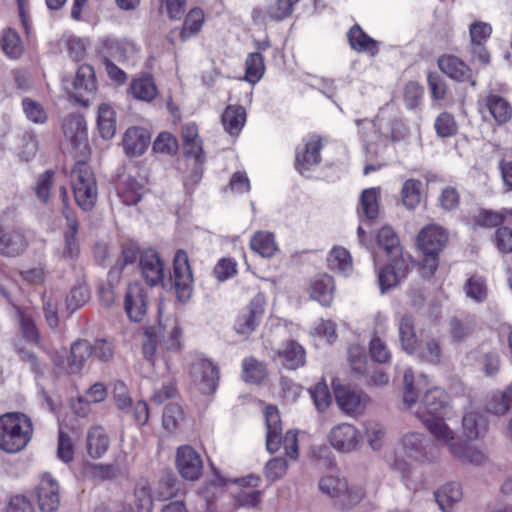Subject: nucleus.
Wrapping results in <instances>:
<instances>
[{"label":"nucleus","mask_w":512,"mask_h":512,"mask_svg":"<svg viewBox=\"0 0 512 512\" xmlns=\"http://www.w3.org/2000/svg\"><path fill=\"white\" fill-rule=\"evenodd\" d=\"M33 433L31 419L23 413L12 412L0 416V449L6 453L22 451Z\"/></svg>","instance_id":"obj_1"},{"label":"nucleus","mask_w":512,"mask_h":512,"mask_svg":"<svg viewBox=\"0 0 512 512\" xmlns=\"http://www.w3.org/2000/svg\"><path fill=\"white\" fill-rule=\"evenodd\" d=\"M181 328L175 319L167 320L165 324L151 326L145 331L146 340L143 342L145 358L154 362V357L161 350H178L180 348Z\"/></svg>","instance_id":"obj_2"},{"label":"nucleus","mask_w":512,"mask_h":512,"mask_svg":"<svg viewBox=\"0 0 512 512\" xmlns=\"http://www.w3.org/2000/svg\"><path fill=\"white\" fill-rule=\"evenodd\" d=\"M266 420V447L270 453H275L279 450L282 444L285 454L290 459L298 458V439L295 431L289 430L285 436L282 437V426L280 415L275 406H267L265 409Z\"/></svg>","instance_id":"obj_3"},{"label":"nucleus","mask_w":512,"mask_h":512,"mask_svg":"<svg viewBox=\"0 0 512 512\" xmlns=\"http://www.w3.org/2000/svg\"><path fill=\"white\" fill-rule=\"evenodd\" d=\"M71 184L77 205L84 211L94 208L98 189L91 167L84 161L75 164L71 171Z\"/></svg>","instance_id":"obj_4"},{"label":"nucleus","mask_w":512,"mask_h":512,"mask_svg":"<svg viewBox=\"0 0 512 512\" xmlns=\"http://www.w3.org/2000/svg\"><path fill=\"white\" fill-rule=\"evenodd\" d=\"M177 299L180 302H186L190 299L193 292V275L188 260V255L184 250H178L173 259V273L170 276Z\"/></svg>","instance_id":"obj_5"},{"label":"nucleus","mask_w":512,"mask_h":512,"mask_svg":"<svg viewBox=\"0 0 512 512\" xmlns=\"http://www.w3.org/2000/svg\"><path fill=\"white\" fill-rule=\"evenodd\" d=\"M335 400L339 409L348 416L363 414L370 398L362 391L348 386L337 385L334 388Z\"/></svg>","instance_id":"obj_6"},{"label":"nucleus","mask_w":512,"mask_h":512,"mask_svg":"<svg viewBox=\"0 0 512 512\" xmlns=\"http://www.w3.org/2000/svg\"><path fill=\"white\" fill-rule=\"evenodd\" d=\"M331 446L341 453H350L361 444L360 431L350 423H340L332 427L328 434Z\"/></svg>","instance_id":"obj_7"},{"label":"nucleus","mask_w":512,"mask_h":512,"mask_svg":"<svg viewBox=\"0 0 512 512\" xmlns=\"http://www.w3.org/2000/svg\"><path fill=\"white\" fill-rule=\"evenodd\" d=\"M405 455L417 461H433L437 455L436 446L420 433H407L401 441Z\"/></svg>","instance_id":"obj_8"},{"label":"nucleus","mask_w":512,"mask_h":512,"mask_svg":"<svg viewBox=\"0 0 512 512\" xmlns=\"http://www.w3.org/2000/svg\"><path fill=\"white\" fill-rule=\"evenodd\" d=\"M175 464L179 474L186 480H198L203 471V462L197 451L189 445L177 448Z\"/></svg>","instance_id":"obj_9"},{"label":"nucleus","mask_w":512,"mask_h":512,"mask_svg":"<svg viewBox=\"0 0 512 512\" xmlns=\"http://www.w3.org/2000/svg\"><path fill=\"white\" fill-rule=\"evenodd\" d=\"M265 296L258 293L251 300L250 304L244 309L235 322V330L240 335H249L260 324L265 312Z\"/></svg>","instance_id":"obj_10"},{"label":"nucleus","mask_w":512,"mask_h":512,"mask_svg":"<svg viewBox=\"0 0 512 512\" xmlns=\"http://www.w3.org/2000/svg\"><path fill=\"white\" fill-rule=\"evenodd\" d=\"M59 483L49 473H43L38 486L36 496L41 512H56L60 505Z\"/></svg>","instance_id":"obj_11"},{"label":"nucleus","mask_w":512,"mask_h":512,"mask_svg":"<svg viewBox=\"0 0 512 512\" xmlns=\"http://www.w3.org/2000/svg\"><path fill=\"white\" fill-rule=\"evenodd\" d=\"M191 377L203 394L213 393L219 380L217 367L207 359H198L191 366Z\"/></svg>","instance_id":"obj_12"},{"label":"nucleus","mask_w":512,"mask_h":512,"mask_svg":"<svg viewBox=\"0 0 512 512\" xmlns=\"http://www.w3.org/2000/svg\"><path fill=\"white\" fill-rule=\"evenodd\" d=\"M447 231L439 225L425 226L418 234V246L427 256H437L448 243Z\"/></svg>","instance_id":"obj_13"},{"label":"nucleus","mask_w":512,"mask_h":512,"mask_svg":"<svg viewBox=\"0 0 512 512\" xmlns=\"http://www.w3.org/2000/svg\"><path fill=\"white\" fill-rule=\"evenodd\" d=\"M124 309L131 321L140 322L147 312V296L143 286L130 283L124 297Z\"/></svg>","instance_id":"obj_14"},{"label":"nucleus","mask_w":512,"mask_h":512,"mask_svg":"<svg viewBox=\"0 0 512 512\" xmlns=\"http://www.w3.org/2000/svg\"><path fill=\"white\" fill-rule=\"evenodd\" d=\"M94 69L90 65H81L73 82V95L77 102L88 105L96 91Z\"/></svg>","instance_id":"obj_15"},{"label":"nucleus","mask_w":512,"mask_h":512,"mask_svg":"<svg viewBox=\"0 0 512 512\" xmlns=\"http://www.w3.org/2000/svg\"><path fill=\"white\" fill-rule=\"evenodd\" d=\"M437 64L449 78L457 82H469L472 87L476 86L471 68L460 58L454 55H442L438 58Z\"/></svg>","instance_id":"obj_16"},{"label":"nucleus","mask_w":512,"mask_h":512,"mask_svg":"<svg viewBox=\"0 0 512 512\" xmlns=\"http://www.w3.org/2000/svg\"><path fill=\"white\" fill-rule=\"evenodd\" d=\"M449 406L448 394L439 387L428 390L422 399L421 406L416 411L426 417H441L447 414Z\"/></svg>","instance_id":"obj_17"},{"label":"nucleus","mask_w":512,"mask_h":512,"mask_svg":"<svg viewBox=\"0 0 512 512\" xmlns=\"http://www.w3.org/2000/svg\"><path fill=\"white\" fill-rule=\"evenodd\" d=\"M414 414L437 442L447 446L449 450L451 445L457 444L456 433L447 425L443 416L426 417L425 414H421L419 411H415Z\"/></svg>","instance_id":"obj_18"},{"label":"nucleus","mask_w":512,"mask_h":512,"mask_svg":"<svg viewBox=\"0 0 512 512\" xmlns=\"http://www.w3.org/2000/svg\"><path fill=\"white\" fill-rule=\"evenodd\" d=\"M142 277L150 286H156L163 281L164 266L158 253L153 249L145 250L139 257Z\"/></svg>","instance_id":"obj_19"},{"label":"nucleus","mask_w":512,"mask_h":512,"mask_svg":"<svg viewBox=\"0 0 512 512\" xmlns=\"http://www.w3.org/2000/svg\"><path fill=\"white\" fill-rule=\"evenodd\" d=\"M151 141L149 131L142 127H130L126 130L122 140L124 152L129 157L141 156Z\"/></svg>","instance_id":"obj_20"},{"label":"nucleus","mask_w":512,"mask_h":512,"mask_svg":"<svg viewBox=\"0 0 512 512\" xmlns=\"http://www.w3.org/2000/svg\"><path fill=\"white\" fill-rule=\"evenodd\" d=\"M63 133L74 149L85 146L87 141L86 122L83 115L71 114L63 121Z\"/></svg>","instance_id":"obj_21"},{"label":"nucleus","mask_w":512,"mask_h":512,"mask_svg":"<svg viewBox=\"0 0 512 512\" xmlns=\"http://www.w3.org/2000/svg\"><path fill=\"white\" fill-rule=\"evenodd\" d=\"M276 360L285 368L295 370L305 364L306 353L298 342L290 340L277 350Z\"/></svg>","instance_id":"obj_22"},{"label":"nucleus","mask_w":512,"mask_h":512,"mask_svg":"<svg viewBox=\"0 0 512 512\" xmlns=\"http://www.w3.org/2000/svg\"><path fill=\"white\" fill-rule=\"evenodd\" d=\"M335 284L331 276L319 275L311 280L309 286L310 297L323 306H330L334 297Z\"/></svg>","instance_id":"obj_23"},{"label":"nucleus","mask_w":512,"mask_h":512,"mask_svg":"<svg viewBox=\"0 0 512 512\" xmlns=\"http://www.w3.org/2000/svg\"><path fill=\"white\" fill-rule=\"evenodd\" d=\"M92 356V345L87 340L74 342L70 349V356L63 370L67 374H76L83 368L87 359Z\"/></svg>","instance_id":"obj_24"},{"label":"nucleus","mask_w":512,"mask_h":512,"mask_svg":"<svg viewBox=\"0 0 512 512\" xmlns=\"http://www.w3.org/2000/svg\"><path fill=\"white\" fill-rule=\"evenodd\" d=\"M110 446V439L101 426H92L86 435V449L89 456L99 459L104 456Z\"/></svg>","instance_id":"obj_25"},{"label":"nucleus","mask_w":512,"mask_h":512,"mask_svg":"<svg viewBox=\"0 0 512 512\" xmlns=\"http://www.w3.org/2000/svg\"><path fill=\"white\" fill-rule=\"evenodd\" d=\"M484 106L499 124H505L512 118V106L507 99L496 93H489L484 98Z\"/></svg>","instance_id":"obj_26"},{"label":"nucleus","mask_w":512,"mask_h":512,"mask_svg":"<svg viewBox=\"0 0 512 512\" xmlns=\"http://www.w3.org/2000/svg\"><path fill=\"white\" fill-rule=\"evenodd\" d=\"M320 139L312 137L309 139L302 151L296 153V168L300 173L308 171L312 166L320 162Z\"/></svg>","instance_id":"obj_27"},{"label":"nucleus","mask_w":512,"mask_h":512,"mask_svg":"<svg viewBox=\"0 0 512 512\" xmlns=\"http://www.w3.org/2000/svg\"><path fill=\"white\" fill-rule=\"evenodd\" d=\"M488 428L486 416L479 411L466 412L462 419V431L468 440H476L485 435Z\"/></svg>","instance_id":"obj_28"},{"label":"nucleus","mask_w":512,"mask_h":512,"mask_svg":"<svg viewBox=\"0 0 512 512\" xmlns=\"http://www.w3.org/2000/svg\"><path fill=\"white\" fill-rule=\"evenodd\" d=\"M27 244L21 231H5L0 235V254L7 257L20 255L25 251Z\"/></svg>","instance_id":"obj_29"},{"label":"nucleus","mask_w":512,"mask_h":512,"mask_svg":"<svg viewBox=\"0 0 512 512\" xmlns=\"http://www.w3.org/2000/svg\"><path fill=\"white\" fill-rule=\"evenodd\" d=\"M347 37L353 50L359 53L365 52L370 56H375L378 53L379 43L368 36L358 24L350 28Z\"/></svg>","instance_id":"obj_30"},{"label":"nucleus","mask_w":512,"mask_h":512,"mask_svg":"<svg viewBox=\"0 0 512 512\" xmlns=\"http://www.w3.org/2000/svg\"><path fill=\"white\" fill-rule=\"evenodd\" d=\"M129 91L133 98L144 102H151L158 95L157 86L150 74L134 78L130 83Z\"/></svg>","instance_id":"obj_31"},{"label":"nucleus","mask_w":512,"mask_h":512,"mask_svg":"<svg viewBox=\"0 0 512 512\" xmlns=\"http://www.w3.org/2000/svg\"><path fill=\"white\" fill-rule=\"evenodd\" d=\"M462 496L461 486L456 482L446 483L434 492L436 502L443 512H447L449 508L459 502Z\"/></svg>","instance_id":"obj_32"},{"label":"nucleus","mask_w":512,"mask_h":512,"mask_svg":"<svg viewBox=\"0 0 512 512\" xmlns=\"http://www.w3.org/2000/svg\"><path fill=\"white\" fill-rule=\"evenodd\" d=\"M476 317L466 315L462 318L452 317L449 322V332L454 342H462L474 331Z\"/></svg>","instance_id":"obj_33"},{"label":"nucleus","mask_w":512,"mask_h":512,"mask_svg":"<svg viewBox=\"0 0 512 512\" xmlns=\"http://www.w3.org/2000/svg\"><path fill=\"white\" fill-rule=\"evenodd\" d=\"M399 339L402 349L408 353H413L416 349V333L414 328L413 317L409 314H404L398 325Z\"/></svg>","instance_id":"obj_34"},{"label":"nucleus","mask_w":512,"mask_h":512,"mask_svg":"<svg viewBox=\"0 0 512 512\" xmlns=\"http://www.w3.org/2000/svg\"><path fill=\"white\" fill-rule=\"evenodd\" d=\"M97 126L103 139L109 140L116 133V117L112 107L108 104H102L98 109Z\"/></svg>","instance_id":"obj_35"},{"label":"nucleus","mask_w":512,"mask_h":512,"mask_svg":"<svg viewBox=\"0 0 512 512\" xmlns=\"http://www.w3.org/2000/svg\"><path fill=\"white\" fill-rule=\"evenodd\" d=\"M245 121L246 112L241 106H228L222 114L223 127L231 135L238 134Z\"/></svg>","instance_id":"obj_36"},{"label":"nucleus","mask_w":512,"mask_h":512,"mask_svg":"<svg viewBox=\"0 0 512 512\" xmlns=\"http://www.w3.org/2000/svg\"><path fill=\"white\" fill-rule=\"evenodd\" d=\"M475 361L479 369L487 377L495 376L500 370V356L494 350H478L475 355Z\"/></svg>","instance_id":"obj_37"},{"label":"nucleus","mask_w":512,"mask_h":512,"mask_svg":"<svg viewBox=\"0 0 512 512\" xmlns=\"http://www.w3.org/2000/svg\"><path fill=\"white\" fill-rule=\"evenodd\" d=\"M490 413L503 416L512 411V384L503 391L494 393L487 404Z\"/></svg>","instance_id":"obj_38"},{"label":"nucleus","mask_w":512,"mask_h":512,"mask_svg":"<svg viewBox=\"0 0 512 512\" xmlns=\"http://www.w3.org/2000/svg\"><path fill=\"white\" fill-rule=\"evenodd\" d=\"M251 249L262 257H272L277 251L274 235L270 232H257L250 240Z\"/></svg>","instance_id":"obj_39"},{"label":"nucleus","mask_w":512,"mask_h":512,"mask_svg":"<svg viewBox=\"0 0 512 512\" xmlns=\"http://www.w3.org/2000/svg\"><path fill=\"white\" fill-rule=\"evenodd\" d=\"M242 370V377L247 383L259 384L267 376L265 364L252 357L243 360Z\"/></svg>","instance_id":"obj_40"},{"label":"nucleus","mask_w":512,"mask_h":512,"mask_svg":"<svg viewBox=\"0 0 512 512\" xmlns=\"http://www.w3.org/2000/svg\"><path fill=\"white\" fill-rule=\"evenodd\" d=\"M450 453L463 463L478 465L484 461V454L481 451L461 441L450 446Z\"/></svg>","instance_id":"obj_41"},{"label":"nucleus","mask_w":512,"mask_h":512,"mask_svg":"<svg viewBox=\"0 0 512 512\" xmlns=\"http://www.w3.org/2000/svg\"><path fill=\"white\" fill-rule=\"evenodd\" d=\"M421 190L422 182L420 180H406L401 190L403 205L410 210L415 209L421 201Z\"/></svg>","instance_id":"obj_42"},{"label":"nucleus","mask_w":512,"mask_h":512,"mask_svg":"<svg viewBox=\"0 0 512 512\" xmlns=\"http://www.w3.org/2000/svg\"><path fill=\"white\" fill-rule=\"evenodd\" d=\"M464 290L467 297L477 303L484 302L488 297V287L486 281L479 275L471 276L466 281Z\"/></svg>","instance_id":"obj_43"},{"label":"nucleus","mask_w":512,"mask_h":512,"mask_svg":"<svg viewBox=\"0 0 512 512\" xmlns=\"http://www.w3.org/2000/svg\"><path fill=\"white\" fill-rule=\"evenodd\" d=\"M319 488L323 493L331 497L341 498L348 491V484L345 479L338 476L328 475L321 478Z\"/></svg>","instance_id":"obj_44"},{"label":"nucleus","mask_w":512,"mask_h":512,"mask_svg":"<svg viewBox=\"0 0 512 512\" xmlns=\"http://www.w3.org/2000/svg\"><path fill=\"white\" fill-rule=\"evenodd\" d=\"M442 349L439 337H430L421 340L419 357L429 363L438 364L441 359Z\"/></svg>","instance_id":"obj_45"},{"label":"nucleus","mask_w":512,"mask_h":512,"mask_svg":"<svg viewBox=\"0 0 512 512\" xmlns=\"http://www.w3.org/2000/svg\"><path fill=\"white\" fill-rule=\"evenodd\" d=\"M184 412L178 404H168L163 412L162 425L168 432H175L180 429L184 421Z\"/></svg>","instance_id":"obj_46"},{"label":"nucleus","mask_w":512,"mask_h":512,"mask_svg":"<svg viewBox=\"0 0 512 512\" xmlns=\"http://www.w3.org/2000/svg\"><path fill=\"white\" fill-rule=\"evenodd\" d=\"M359 212L369 220L378 216V193L375 188L366 189L362 192Z\"/></svg>","instance_id":"obj_47"},{"label":"nucleus","mask_w":512,"mask_h":512,"mask_svg":"<svg viewBox=\"0 0 512 512\" xmlns=\"http://www.w3.org/2000/svg\"><path fill=\"white\" fill-rule=\"evenodd\" d=\"M245 79L251 84L257 83L265 71L264 59L260 53H250L246 59Z\"/></svg>","instance_id":"obj_48"},{"label":"nucleus","mask_w":512,"mask_h":512,"mask_svg":"<svg viewBox=\"0 0 512 512\" xmlns=\"http://www.w3.org/2000/svg\"><path fill=\"white\" fill-rule=\"evenodd\" d=\"M203 21L204 13L201 9L194 8L190 10L185 18L183 29L180 32L182 41H186L189 37L197 34L202 27Z\"/></svg>","instance_id":"obj_49"},{"label":"nucleus","mask_w":512,"mask_h":512,"mask_svg":"<svg viewBox=\"0 0 512 512\" xmlns=\"http://www.w3.org/2000/svg\"><path fill=\"white\" fill-rule=\"evenodd\" d=\"M55 186V172L47 170L40 174L35 184V194L39 201L48 203L51 191Z\"/></svg>","instance_id":"obj_50"},{"label":"nucleus","mask_w":512,"mask_h":512,"mask_svg":"<svg viewBox=\"0 0 512 512\" xmlns=\"http://www.w3.org/2000/svg\"><path fill=\"white\" fill-rule=\"evenodd\" d=\"M121 278L120 269H112L108 273V281L105 285L99 287V299L103 306L110 307L115 300L114 287Z\"/></svg>","instance_id":"obj_51"},{"label":"nucleus","mask_w":512,"mask_h":512,"mask_svg":"<svg viewBox=\"0 0 512 512\" xmlns=\"http://www.w3.org/2000/svg\"><path fill=\"white\" fill-rule=\"evenodd\" d=\"M507 216H512V209H503L501 212L480 210L475 216V223L484 228H492L502 224Z\"/></svg>","instance_id":"obj_52"},{"label":"nucleus","mask_w":512,"mask_h":512,"mask_svg":"<svg viewBox=\"0 0 512 512\" xmlns=\"http://www.w3.org/2000/svg\"><path fill=\"white\" fill-rule=\"evenodd\" d=\"M1 45L5 54L13 59L19 58L23 52V46L19 35L11 29L4 31Z\"/></svg>","instance_id":"obj_53"},{"label":"nucleus","mask_w":512,"mask_h":512,"mask_svg":"<svg viewBox=\"0 0 512 512\" xmlns=\"http://www.w3.org/2000/svg\"><path fill=\"white\" fill-rule=\"evenodd\" d=\"M377 243L387 255L399 254L401 249L399 238L391 227H383L377 234Z\"/></svg>","instance_id":"obj_54"},{"label":"nucleus","mask_w":512,"mask_h":512,"mask_svg":"<svg viewBox=\"0 0 512 512\" xmlns=\"http://www.w3.org/2000/svg\"><path fill=\"white\" fill-rule=\"evenodd\" d=\"M331 270L346 272L351 269L352 262L349 252L344 248H334L327 258Z\"/></svg>","instance_id":"obj_55"},{"label":"nucleus","mask_w":512,"mask_h":512,"mask_svg":"<svg viewBox=\"0 0 512 512\" xmlns=\"http://www.w3.org/2000/svg\"><path fill=\"white\" fill-rule=\"evenodd\" d=\"M80 245L77 240V234L63 233V247L60 252V258L66 262H74L79 258Z\"/></svg>","instance_id":"obj_56"},{"label":"nucleus","mask_w":512,"mask_h":512,"mask_svg":"<svg viewBox=\"0 0 512 512\" xmlns=\"http://www.w3.org/2000/svg\"><path fill=\"white\" fill-rule=\"evenodd\" d=\"M315 407L319 412H324L331 404L332 398L325 382L317 383L310 390Z\"/></svg>","instance_id":"obj_57"},{"label":"nucleus","mask_w":512,"mask_h":512,"mask_svg":"<svg viewBox=\"0 0 512 512\" xmlns=\"http://www.w3.org/2000/svg\"><path fill=\"white\" fill-rule=\"evenodd\" d=\"M143 196V186L135 179L127 180L125 188L120 194L122 202L127 205H136Z\"/></svg>","instance_id":"obj_58"},{"label":"nucleus","mask_w":512,"mask_h":512,"mask_svg":"<svg viewBox=\"0 0 512 512\" xmlns=\"http://www.w3.org/2000/svg\"><path fill=\"white\" fill-rule=\"evenodd\" d=\"M178 150V143L176 138L168 133L162 132L158 135L153 143V151L166 155H173Z\"/></svg>","instance_id":"obj_59"},{"label":"nucleus","mask_w":512,"mask_h":512,"mask_svg":"<svg viewBox=\"0 0 512 512\" xmlns=\"http://www.w3.org/2000/svg\"><path fill=\"white\" fill-rule=\"evenodd\" d=\"M366 437L372 449L378 450L382 446L386 434L384 426L375 421H368L365 424Z\"/></svg>","instance_id":"obj_60"},{"label":"nucleus","mask_w":512,"mask_h":512,"mask_svg":"<svg viewBox=\"0 0 512 512\" xmlns=\"http://www.w3.org/2000/svg\"><path fill=\"white\" fill-rule=\"evenodd\" d=\"M369 352L373 361L384 364L391 360V353L386 344L374 335L369 343Z\"/></svg>","instance_id":"obj_61"},{"label":"nucleus","mask_w":512,"mask_h":512,"mask_svg":"<svg viewBox=\"0 0 512 512\" xmlns=\"http://www.w3.org/2000/svg\"><path fill=\"white\" fill-rule=\"evenodd\" d=\"M434 126L437 135L443 138L453 136L457 132L454 117L447 112H443L437 117Z\"/></svg>","instance_id":"obj_62"},{"label":"nucleus","mask_w":512,"mask_h":512,"mask_svg":"<svg viewBox=\"0 0 512 512\" xmlns=\"http://www.w3.org/2000/svg\"><path fill=\"white\" fill-rule=\"evenodd\" d=\"M135 505L138 512H151L153 500L150 488L145 484H139L134 491Z\"/></svg>","instance_id":"obj_63"},{"label":"nucleus","mask_w":512,"mask_h":512,"mask_svg":"<svg viewBox=\"0 0 512 512\" xmlns=\"http://www.w3.org/2000/svg\"><path fill=\"white\" fill-rule=\"evenodd\" d=\"M22 106L26 117L34 123H44L47 119V114L42 105L30 98L22 100Z\"/></svg>","instance_id":"obj_64"}]
</instances>
